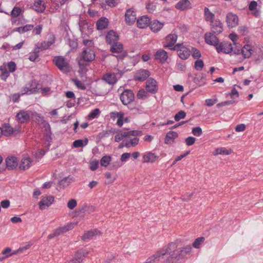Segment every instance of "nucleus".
<instances>
[{"instance_id": "nucleus-1", "label": "nucleus", "mask_w": 263, "mask_h": 263, "mask_svg": "<svg viewBox=\"0 0 263 263\" xmlns=\"http://www.w3.org/2000/svg\"><path fill=\"white\" fill-rule=\"evenodd\" d=\"M160 251L162 258L165 259V263H178L181 260L177 245L175 242L170 243Z\"/></svg>"}, {"instance_id": "nucleus-2", "label": "nucleus", "mask_w": 263, "mask_h": 263, "mask_svg": "<svg viewBox=\"0 0 263 263\" xmlns=\"http://www.w3.org/2000/svg\"><path fill=\"white\" fill-rule=\"evenodd\" d=\"M33 116H34L36 120L39 122L45 123L44 127H45L46 134L50 135L51 134V130L49 124L48 123H46L44 118L40 116L37 113L33 112L31 110H21L17 114L16 118L20 123H25L29 121L31 116L33 117Z\"/></svg>"}, {"instance_id": "nucleus-3", "label": "nucleus", "mask_w": 263, "mask_h": 263, "mask_svg": "<svg viewBox=\"0 0 263 263\" xmlns=\"http://www.w3.org/2000/svg\"><path fill=\"white\" fill-rule=\"evenodd\" d=\"M54 64L63 73L70 71L71 68L66 59L62 56H57L53 59Z\"/></svg>"}, {"instance_id": "nucleus-4", "label": "nucleus", "mask_w": 263, "mask_h": 263, "mask_svg": "<svg viewBox=\"0 0 263 263\" xmlns=\"http://www.w3.org/2000/svg\"><path fill=\"white\" fill-rule=\"evenodd\" d=\"M171 49L173 50H177L178 56L182 60L187 59L191 54V51L189 49L180 44L176 45L174 47L171 48Z\"/></svg>"}, {"instance_id": "nucleus-5", "label": "nucleus", "mask_w": 263, "mask_h": 263, "mask_svg": "<svg viewBox=\"0 0 263 263\" xmlns=\"http://www.w3.org/2000/svg\"><path fill=\"white\" fill-rule=\"evenodd\" d=\"M215 47L218 53L222 52L225 54H229L233 51L232 44L229 42H222L219 44L218 43Z\"/></svg>"}, {"instance_id": "nucleus-6", "label": "nucleus", "mask_w": 263, "mask_h": 263, "mask_svg": "<svg viewBox=\"0 0 263 263\" xmlns=\"http://www.w3.org/2000/svg\"><path fill=\"white\" fill-rule=\"evenodd\" d=\"M135 99V96L132 90H125L120 95V100L124 105H128L132 102Z\"/></svg>"}, {"instance_id": "nucleus-7", "label": "nucleus", "mask_w": 263, "mask_h": 263, "mask_svg": "<svg viewBox=\"0 0 263 263\" xmlns=\"http://www.w3.org/2000/svg\"><path fill=\"white\" fill-rule=\"evenodd\" d=\"M96 55L92 49L84 48L81 54V60L86 62H91L95 59Z\"/></svg>"}, {"instance_id": "nucleus-8", "label": "nucleus", "mask_w": 263, "mask_h": 263, "mask_svg": "<svg viewBox=\"0 0 263 263\" xmlns=\"http://www.w3.org/2000/svg\"><path fill=\"white\" fill-rule=\"evenodd\" d=\"M38 85L35 81L29 82L23 88L21 95L31 94L37 91V89H39L37 87Z\"/></svg>"}, {"instance_id": "nucleus-9", "label": "nucleus", "mask_w": 263, "mask_h": 263, "mask_svg": "<svg viewBox=\"0 0 263 263\" xmlns=\"http://www.w3.org/2000/svg\"><path fill=\"white\" fill-rule=\"evenodd\" d=\"M122 74V71H120L116 73H112L106 74L104 76L103 80L109 84H114L116 83L117 78H120Z\"/></svg>"}, {"instance_id": "nucleus-10", "label": "nucleus", "mask_w": 263, "mask_h": 263, "mask_svg": "<svg viewBox=\"0 0 263 263\" xmlns=\"http://www.w3.org/2000/svg\"><path fill=\"white\" fill-rule=\"evenodd\" d=\"M150 76V72L146 69H140L135 72L134 79L136 81H143Z\"/></svg>"}, {"instance_id": "nucleus-11", "label": "nucleus", "mask_w": 263, "mask_h": 263, "mask_svg": "<svg viewBox=\"0 0 263 263\" xmlns=\"http://www.w3.org/2000/svg\"><path fill=\"white\" fill-rule=\"evenodd\" d=\"M146 89L147 91L155 93L158 90V86L156 81L153 78H149L146 82Z\"/></svg>"}, {"instance_id": "nucleus-12", "label": "nucleus", "mask_w": 263, "mask_h": 263, "mask_svg": "<svg viewBox=\"0 0 263 263\" xmlns=\"http://www.w3.org/2000/svg\"><path fill=\"white\" fill-rule=\"evenodd\" d=\"M54 198L52 196L43 197L41 200L39 202V208L41 210L45 209L46 208L49 207L53 202Z\"/></svg>"}, {"instance_id": "nucleus-13", "label": "nucleus", "mask_w": 263, "mask_h": 263, "mask_svg": "<svg viewBox=\"0 0 263 263\" xmlns=\"http://www.w3.org/2000/svg\"><path fill=\"white\" fill-rule=\"evenodd\" d=\"M137 19L136 12L132 9H128L126 10L125 14V20L127 24L132 25L134 24Z\"/></svg>"}, {"instance_id": "nucleus-14", "label": "nucleus", "mask_w": 263, "mask_h": 263, "mask_svg": "<svg viewBox=\"0 0 263 263\" xmlns=\"http://www.w3.org/2000/svg\"><path fill=\"white\" fill-rule=\"evenodd\" d=\"M238 18L232 13H229L227 15V23L229 27L233 28L238 25Z\"/></svg>"}, {"instance_id": "nucleus-15", "label": "nucleus", "mask_w": 263, "mask_h": 263, "mask_svg": "<svg viewBox=\"0 0 263 263\" xmlns=\"http://www.w3.org/2000/svg\"><path fill=\"white\" fill-rule=\"evenodd\" d=\"M211 30L215 34H218L223 30L222 25L219 20H213L211 22Z\"/></svg>"}, {"instance_id": "nucleus-16", "label": "nucleus", "mask_w": 263, "mask_h": 263, "mask_svg": "<svg viewBox=\"0 0 263 263\" xmlns=\"http://www.w3.org/2000/svg\"><path fill=\"white\" fill-rule=\"evenodd\" d=\"M204 40L207 44L213 45L215 47L219 42L218 38L211 32H207L205 34Z\"/></svg>"}, {"instance_id": "nucleus-17", "label": "nucleus", "mask_w": 263, "mask_h": 263, "mask_svg": "<svg viewBox=\"0 0 263 263\" xmlns=\"http://www.w3.org/2000/svg\"><path fill=\"white\" fill-rule=\"evenodd\" d=\"M6 167L9 170L14 169L18 165V161L15 157H8L5 160Z\"/></svg>"}, {"instance_id": "nucleus-18", "label": "nucleus", "mask_w": 263, "mask_h": 263, "mask_svg": "<svg viewBox=\"0 0 263 263\" xmlns=\"http://www.w3.org/2000/svg\"><path fill=\"white\" fill-rule=\"evenodd\" d=\"M155 59L159 60L161 63H164L168 58V54L163 49L158 50L155 54Z\"/></svg>"}, {"instance_id": "nucleus-19", "label": "nucleus", "mask_w": 263, "mask_h": 263, "mask_svg": "<svg viewBox=\"0 0 263 263\" xmlns=\"http://www.w3.org/2000/svg\"><path fill=\"white\" fill-rule=\"evenodd\" d=\"M150 23V18L146 15L141 16L137 22V26L140 28L147 27Z\"/></svg>"}, {"instance_id": "nucleus-20", "label": "nucleus", "mask_w": 263, "mask_h": 263, "mask_svg": "<svg viewBox=\"0 0 263 263\" xmlns=\"http://www.w3.org/2000/svg\"><path fill=\"white\" fill-rule=\"evenodd\" d=\"M119 36L113 30L109 31L106 35V42L109 44H113L117 42Z\"/></svg>"}, {"instance_id": "nucleus-21", "label": "nucleus", "mask_w": 263, "mask_h": 263, "mask_svg": "<svg viewBox=\"0 0 263 263\" xmlns=\"http://www.w3.org/2000/svg\"><path fill=\"white\" fill-rule=\"evenodd\" d=\"M175 8L181 11H184L191 8V4L189 0H181L177 3Z\"/></svg>"}, {"instance_id": "nucleus-22", "label": "nucleus", "mask_w": 263, "mask_h": 263, "mask_svg": "<svg viewBox=\"0 0 263 263\" xmlns=\"http://www.w3.org/2000/svg\"><path fill=\"white\" fill-rule=\"evenodd\" d=\"M177 40V36L175 34L168 35L166 38V44L164 45V47H171L176 43Z\"/></svg>"}, {"instance_id": "nucleus-23", "label": "nucleus", "mask_w": 263, "mask_h": 263, "mask_svg": "<svg viewBox=\"0 0 263 263\" xmlns=\"http://www.w3.org/2000/svg\"><path fill=\"white\" fill-rule=\"evenodd\" d=\"M162 259L161 251L159 250L148 257L144 263H158Z\"/></svg>"}, {"instance_id": "nucleus-24", "label": "nucleus", "mask_w": 263, "mask_h": 263, "mask_svg": "<svg viewBox=\"0 0 263 263\" xmlns=\"http://www.w3.org/2000/svg\"><path fill=\"white\" fill-rule=\"evenodd\" d=\"M143 163H154L158 158V157L156 156L155 153L148 152L143 155Z\"/></svg>"}, {"instance_id": "nucleus-25", "label": "nucleus", "mask_w": 263, "mask_h": 263, "mask_svg": "<svg viewBox=\"0 0 263 263\" xmlns=\"http://www.w3.org/2000/svg\"><path fill=\"white\" fill-rule=\"evenodd\" d=\"M78 224V222H70L69 223H68L67 224L59 227L57 229L58 232L59 233V234H62L65 232H66L68 231H69L71 229H72L74 226Z\"/></svg>"}, {"instance_id": "nucleus-26", "label": "nucleus", "mask_w": 263, "mask_h": 263, "mask_svg": "<svg viewBox=\"0 0 263 263\" xmlns=\"http://www.w3.org/2000/svg\"><path fill=\"white\" fill-rule=\"evenodd\" d=\"M253 52L252 47L250 45H245L241 49V53L245 59L249 58Z\"/></svg>"}, {"instance_id": "nucleus-27", "label": "nucleus", "mask_w": 263, "mask_h": 263, "mask_svg": "<svg viewBox=\"0 0 263 263\" xmlns=\"http://www.w3.org/2000/svg\"><path fill=\"white\" fill-rule=\"evenodd\" d=\"M163 23L157 20H154L151 22L149 25L151 30L155 32L159 31L163 27Z\"/></svg>"}, {"instance_id": "nucleus-28", "label": "nucleus", "mask_w": 263, "mask_h": 263, "mask_svg": "<svg viewBox=\"0 0 263 263\" xmlns=\"http://www.w3.org/2000/svg\"><path fill=\"white\" fill-rule=\"evenodd\" d=\"M46 8L45 3L42 0H38L34 2L33 9L38 12H43Z\"/></svg>"}, {"instance_id": "nucleus-29", "label": "nucleus", "mask_w": 263, "mask_h": 263, "mask_svg": "<svg viewBox=\"0 0 263 263\" xmlns=\"http://www.w3.org/2000/svg\"><path fill=\"white\" fill-rule=\"evenodd\" d=\"M31 162L32 161L30 158H23L20 164L19 167L21 170H26L30 166Z\"/></svg>"}, {"instance_id": "nucleus-30", "label": "nucleus", "mask_w": 263, "mask_h": 263, "mask_svg": "<svg viewBox=\"0 0 263 263\" xmlns=\"http://www.w3.org/2000/svg\"><path fill=\"white\" fill-rule=\"evenodd\" d=\"M178 137V134L174 131H170L166 135L165 138V143L166 144H171L174 140Z\"/></svg>"}, {"instance_id": "nucleus-31", "label": "nucleus", "mask_w": 263, "mask_h": 263, "mask_svg": "<svg viewBox=\"0 0 263 263\" xmlns=\"http://www.w3.org/2000/svg\"><path fill=\"white\" fill-rule=\"evenodd\" d=\"M100 232L98 231L97 230H93L88 231L84 233V234L82 237V239L83 240H85L86 239H91L92 238V237L100 234Z\"/></svg>"}, {"instance_id": "nucleus-32", "label": "nucleus", "mask_w": 263, "mask_h": 263, "mask_svg": "<svg viewBox=\"0 0 263 263\" xmlns=\"http://www.w3.org/2000/svg\"><path fill=\"white\" fill-rule=\"evenodd\" d=\"M192 250V248L191 246L187 245L184 247L178 248V251L180 254L181 260L184 258V257L189 254Z\"/></svg>"}, {"instance_id": "nucleus-33", "label": "nucleus", "mask_w": 263, "mask_h": 263, "mask_svg": "<svg viewBox=\"0 0 263 263\" xmlns=\"http://www.w3.org/2000/svg\"><path fill=\"white\" fill-rule=\"evenodd\" d=\"M88 252L84 250H80L78 251L74 255V258L76 259V260L79 261L81 263L83 261L84 258L88 254Z\"/></svg>"}, {"instance_id": "nucleus-34", "label": "nucleus", "mask_w": 263, "mask_h": 263, "mask_svg": "<svg viewBox=\"0 0 263 263\" xmlns=\"http://www.w3.org/2000/svg\"><path fill=\"white\" fill-rule=\"evenodd\" d=\"M232 153V150L231 149H228L226 147H220L217 148L215 150V152L213 153V155L216 156L218 155H230Z\"/></svg>"}, {"instance_id": "nucleus-35", "label": "nucleus", "mask_w": 263, "mask_h": 263, "mask_svg": "<svg viewBox=\"0 0 263 263\" xmlns=\"http://www.w3.org/2000/svg\"><path fill=\"white\" fill-rule=\"evenodd\" d=\"M108 20L106 18H101L97 22V27L98 30H103L107 28Z\"/></svg>"}, {"instance_id": "nucleus-36", "label": "nucleus", "mask_w": 263, "mask_h": 263, "mask_svg": "<svg viewBox=\"0 0 263 263\" xmlns=\"http://www.w3.org/2000/svg\"><path fill=\"white\" fill-rule=\"evenodd\" d=\"M123 45L122 44L117 42L112 44L110 47V51L112 53H120L122 51Z\"/></svg>"}, {"instance_id": "nucleus-37", "label": "nucleus", "mask_w": 263, "mask_h": 263, "mask_svg": "<svg viewBox=\"0 0 263 263\" xmlns=\"http://www.w3.org/2000/svg\"><path fill=\"white\" fill-rule=\"evenodd\" d=\"M3 130V135L6 136H10L13 132V129L8 124L4 125L2 128Z\"/></svg>"}, {"instance_id": "nucleus-38", "label": "nucleus", "mask_w": 263, "mask_h": 263, "mask_svg": "<svg viewBox=\"0 0 263 263\" xmlns=\"http://www.w3.org/2000/svg\"><path fill=\"white\" fill-rule=\"evenodd\" d=\"M73 178L69 177H66L59 181V185L64 187L68 186L72 181Z\"/></svg>"}, {"instance_id": "nucleus-39", "label": "nucleus", "mask_w": 263, "mask_h": 263, "mask_svg": "<svg viewBox=\"0 0 263 263\" xmlns=\"http://www.w3.org/2000/svg\"><path fill=\"white\" fill-rule=\"evenodd\" d=\"M111 159L110 156H104L100 160V164L102 166L106 167L109 164Z\"/></svg>"}, {"instance_id": "nucleus-40", "label": "nucleus", "mask_w": 263, "mask_h": 263, "mask_svg": "<svg viewBox=\"0 0 263 263\" xmlns=\"http://www.w3.org/2000/svg\"><path fill=\"white\" fill-rule=\"evenodd\" d=\"M204 15L205 20L207 21L212 22L214 18V14L210 11V10L207 7L204 8Z\"/></svg>"}, {"instance_id": "nucleus-41", "label": "nucleus", "mask_w": 263, "mask_h": 263, "mask_svg": "<svg viewBox=\"0 0 263 263\" xmlns=\"http://www.w3.org/2000/svg\"><path fill=\"white\" fill-rule=\"evenodd\" d=\"M205 240L204 237H200L196 238L193 243V247L195 248L198 249Z\"/></svg>"}, {"instance_id": "nucleus-42", "label": "nucleus", "mask_w": 263, "mask_h": 263, "mask_svg": "<svg viewBox=\"0 0 263 263\" xmlns=\"http://www.w3.org/2000/svg\"><path fill=\"white\" fill-rule=\"evenodd\" d=\"M112 114L116 115V117L118 118L117 124L119 126L121 127L123 123V119L124 117V114L122 112H112Z\"/></svg>"}, {"instance_id": "nucleus-43", "label": "nucleus", "mask_w": 263, "mask_h": 263, "mask_svg": "<svg viewBox=\"0 0 263 263\" xmlns=\"http://www.w3.org/2000/svg\"><path fill=\"white\" fill-rule=\"evenodd\" d=\"M72 81L73 82L74 85L79 88L81 90L86 89V87L85 85L83 82L81 81L78 80V79H73Z\"/></svg>"}, {"instance_id": "nucleus-44", "label": "nucleus", "mask_w": 263, "mask_h": 263, "mask_svg": "<svg viewBox=\"0 0 263 263\" xmlns=\"http://www.w3.org/2000/svg\"><path fill=\"white\" fill-rule=\"evenodd\" d=\"M22 10L18 7H14L11 12V15L13 17H16L21 13Z\"/></svg>"}, {"instance_id": "nucleus-45", "label": "nucleus", "mask_w": 263, "mask_h": 263, "mask_svg": "<svg viewBox=\"0 0 263 263\" xmlns=\"http://www.w3.org/2000/svg\"><path fill=\"white\" fill-rule=\"evenodd\" d=\"M0 70L2 71V73L0 76L1 78L6 81L7 78L9 76L10 72L8 71L7 69L3 68L2 66L0 67Z\"/></svg>"}, {"instance_id": "nucleus-46", "label": "nucleus", "mask_w": 263, "mask_h": 263, "mask_svg": "<svg viewBox=\"0 0 263 263\" xmlns=\"http://www.w3.org/2000/svg\"><path fill=\"white\" fill-rule=\"evenodd\" d=\"M185 116V112L183 110H180L175 115L174 119L176 121H179L180 120L184 119Z\"/></svg>"}, {"instance_id": "nucleus-47", "label": "nucleus", "mask_w": 263, "mask_h": 263, "mask_svg": "<svg viewBox=\"0 0 263 263\" xmlns=\"http://www.w3.org/2000/svg\"><path fill=\"white\" fill-rule=\"evenodd\" d=\"M204 66L203 62L201 60H197L195 62V68L197 70H200Z\"/></svg>"}, {"instance_id": "nucleus-48", "label": "nucleus", "mask_w": 263, "mask_h": 263, "mask_svg": "<svg viewBox=\"0 0 263 263\" xmlns=\"http://www.w3.org/2000/svg\"><path fill=\"white\" fill-rule=\"evenodd\" d=\"M39 50L36 48L34 50V53L30 55L29 59L31 61H35L39 58L38 53L39 52Z\"/></svg>"}, {"instance_id": "nucleus-49", "label": "nucleus", "mask_w": 263, "mask_h": 263, "mask_svg": "<svg viewBox=\"0 0 263 263\" xmlns=\"http://www.w3.org/2000/svg\"><path fill=\"white\" fill-rule=\"evenodd\" d=\"M77 205V202L76 199H71L67 203V207L70 209H73Z\"/></svg>"}, {"instance_id": "nucleus-50", "label": "nucleus", "mask_w": 263, "mask_h": 263, "mask_svg": "<svg viewBox=\"0 0 263 263\" xmlns=\"http://www.w3.org/2000/svg\"><path fill=\"white\" fill-rule=\"evenodd\" d=\"M51 45V43L48 42H44L41 44L40 46H37L36 48L40 50H45L47 49L50 45Z\"/></svg>"}, {"instance_id": "nucleus-51", "label": "nucleus", "mask_w": 263, "mask_h": 263, "mask_svg": "<svg viewBox=\"0 0 263 263\" xmlns=\"http://www.w3.org/2000/svg\"><path fill=\"white\" fill-rule=\"evenodd\" d=\"M192 133L194 136H200L202 134V131L200 127H196L192 129Z\"/></svg>"}, {"instance_id": "nucleus-52", "label": "nucleus", "mask_w": 263, "mask_h": 263, "mask_svg": "<svg viewBox=\"0 0 263 263\" xmlns=\"http://www.w3.org/2000/svg\"><path fill=\"white\" fill-rule=\"evenodd\" d=\"M100 111L98 108H96L93 110L89 115V117L90 119H94L97 117L100 114Z\"/></svg>"}, {"instance_id": "nucleus-53", "label": "nucleus", "mask_w": 263, "mask_h": 263, "mask_svg": "<svg viewBox=\"0 0 263 263\" xmlns=\"http://www.w3.org/2000/svg\"><path fill=\"white\" fill-rule=\"evenodd\" d=\"M192 56L194 59H199L201 57V53L199 50H197L196 48H192Z\"/></svg>"}, {"instance_id": "nucleus-54", "label": "nucleus", "mask_w": 263, "mask_h": 263, "mask_svg": "<svg viewBox=\"0 0 263 263\" xmlns=\"http://www.w3.org/2000/svg\"><path fill=\"white\" fill-rule=\"evenodd\" d=\"M83 44L85 45V48H93V42L92 40H85L83 41Z\"/></svg>"}, {"instance_id": "nucleus-55", "label": "nucleus", "mask_w": 263, "mask_h": 263, "mask_svg": "<svg viewBox=\"0 0 263 263\" xmlns=\"http://www.w3.org/2000/svg\"><path fill=\"white\" fill-rule=\"evenodd\" d=\"M156 5L152 3H148L146 5V9L149 12H153L156 10Z\"/></svg>"}, {"instance_id": "nucleus-56", "label": "nucleus", "mask_w": 263, "mask_h": 263, "mask_svg": "<svg viewBox=\"0 0 263 263\" xmlns=\"http://www.w3.org/2000/svg\"><path fill=\"white\" fill-rule=\"evenodd\" d=\"M99 162L97 160H94L90 162V169L91 171H95L98 167Z\"/></svg>"}, {"instance_id": "nucleus-57", "label": "nucleus", "mask_w": 263, "mask_h": 263, "mask_svg": "<svg viewBox=\"0 0 263 263\" xmlns=\"http://www.w3.org/2000/svg\"><path fill=\"white\" fill-rule=\"evenodd\" d=\"M196 138L193 137H189L186 140V144L188 146L192 145L195 142Z\"/></svg>"}, {"instance_id": "nucleus-58", "label": "nucleus", "mask_w": 263, "mask_h": 263, "mask_svg": "<svg viewBox=\"0 0 263 263\" xmlns=\"http://www.w3.org/2000/svg\"><path fill=\"white\" fill-rule=\"evenodd\" d=\"M73 146L74 147H80L84 146L83 141L82 140L79 139L74 141L73 142Z\"/></svg>"}, {"instance_id": "nucleus-59", "label": "nucleus", "mask_w": 263, "mask_h": 263, "mask_svg": "<svg viewBox=\"0 0 263 263\" xmlns=\"http://www.w3.org/2000/svg\"><path fill=\"white\" fill-rule=\"evenodd\" d=\"M83 210L89 213H91L95 211V207L93 205H85L83 208Z\"/></svg>"}, {"instance_id": "nucleus-60", "label": "nucleus", "mask_w": 263, "mask_h": 263, "mask_svg": "<svg viewBox=\"0 0 263 263\" xmlns=\"http://www.w3.org/2000/svg\"><path fill=\"white\" fill-rule=\"evenodd\" d=\"M8 67L9 72H14L16 69V64L13 62H10L8 64Z\"/></svg>"}, {"instance_id": "nucleus-61", "label": "nucleus", "mask_w": 263, "mask_h": 263, "mask_svg": "<svg viewBox=\"0 0 263 263\" xmlns=\"http://www.w3.org/2000/svg\"><path fill=\"white\" fill-rule=\"evenodd\" d=\"M234 103V101H232V100L227 101H224V102L217 104V106L218 107H222L223 106L231 105V104H233Z\"/></svg>"}, {"instance_id": "nucleus-62", "label": "nucleus", "mask_w": 263, "mask_h": 263, "mask_svg": "<svg viewBox=\"0 0 263 263\" xmlns=\"http://www.w3.org/2000/svg\"><path fill=\"white\" fill-rule=\"evenodd\" d=\"M107 5L110 7H115L118 3V0H105Z\"/></svg>"}, {"instance_id": "nucleus-63", "label": "nucleus", "mask_w": 263, "mask_h": 263, "mask_svg": "<svg viewBox=\"0 0 263 263\" xmlns=\"http://www.w3.org/2000/svg\"><path fill=\"white\" fill-rule=\"evenodd\" d=\"M246 129V125L244 124L237 125L235 127V130L237 132H243Z\"/></svg>"}, {"instance_id": "nucleus-64", "label": "nucleus", "mask_w": 263, "mask_h": 263, "mask_svg": "<svg viewBox=\"0 0 263 263\" xmlns=\"http://www.w3.org/2000/svg\"><path fill=\"white\" fill-rule=\"evenodd\" d=\"M79 66L80 68V71L81 72H85L86 71L87 69L84 63L81 61L79 62Z\"/></svg>"}]
</instances>
